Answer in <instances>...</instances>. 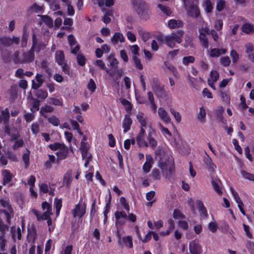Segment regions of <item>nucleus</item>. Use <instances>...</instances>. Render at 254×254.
Instances as JSON below:
<instances>
[{"label": "nucleus", "mask_w": 254, "mask_h": 254, "mask_svg": "<svg viewBox=\"0 0 254 254\" xmlns=\"http://www.w3.org/2000/svg\"><path fill=\"white\" fill-rule=\"evenodd\" d=\"M42 207L44 211L42 214H41L36 209H33L32 211L35 215L38 220H47V224L49 226V230L50 231H51L54 229V228L51 226L52 225V220L50 216L53 214L52 206L48 202H44L42 204Z\"/></svg>", "instance_id": "1"}, {"label": "nucleus", "mask_w": 254, "mask_h": 254, "mask_svg": "<svg viewBox=\"0 0 254 254\" xmlns=\"http://www.w3.org/2000/svg\"><path fill=\"white\" fill-rule=\"evenodd\" d=\"M33 45L30 51L27 52H24L22 55L21 63L31 62L34 60V54L33 52H39L41 49H43L45 44H41L38 43L35 35L33 34L32 37Z\"/></svg>", "instance_id": "2"}, {"label": "nucleus", "mask_w": 254, "mask_h": 254, "mask_svg": "<svg viewBox=\"0 0 254 254\" xmlns=\"http://www.w3.org/2000/svg\"><path fill=\"white\" fill-rule=\"evenodd\" d=\"M184 34L183 31L178 30L164 37L162 41L168 47L173 48L175 46L176 43L180 44L182 42Z\"/></svg>", "instance_id": "3"}, {"label": "nucleus", "mask_w": 254, "mask_h": 254, "mask_svg": "<svg viewBox=\"0 0 254 254\" xmlns=\"http://www.w3.org/2000/svg\"><path fill=\"white\" fill-rule=\"evenodd\" d=\"M49 147L52 150L57 151L56 152L57 162L64 160L67 157L68 149L64 144L56 142L50 144Z\"/></svg>", "instance_id": "4"}, {"label": "nucleus", "mask_w": 254, "mask_h": 254, "mask_svg": "<svg viewBox=\"0 0 254 254\" xmlns=\"http://www.w3.org/2000/svg\"><path fill=\"white\" fill-rule=\"evenodd\" d=\"M0 206L2 207V209H0V212L4 214L7 222L9 223L11 219L14 215V210L10 204L9 200L8 198L0 199Z\"/></svg>", "instance_id": "5"}, {"label": "nucleus", "mask_w": 254, "mask_h": 254, "mask_svg": "<svg viewBox=\"0 0 254 254\" xmlns=\"http://www.w3.org/2000/svg\"><path fill=\"white\" fill-rule=\"evenodd\" d=\"M188 14L194 17H197L199 13L198 9L196 6V0H182Z\"/></svg>", "instance_id": "6"}, {"label": "nucleus", "mask_w": 254, "mask_h": 254, "mask_svg": "<svg viewBox=\"0 0 254 254\" xmlns=\"http://www.w3.org/2000/svg\"><path fill=\"white\" fill-rule=\"evenodd\" d=\"M158 166L163 172L169 171L171 173L174 169L173 158L172 157H168L167 160L165 162H160L158 164Z\"/></svg>", "instance_id": "7"}, {"label": "nucleus", "mask_w": 254, "mask_h": 254, "mask_svg": "<svg viewBox=\"0 0 254 254\" xmlns=\"http://www.w3.org/2000/svg\"><path fill=\"white\" fill-rule=\"evenodd\" d=\"M3 185L11 186L13 185L14 181V175L9 170H4L2 172Z\"/></svg>", "instance_id": "8"}, {"label": "nucleus", "mask_w": 254, "mask_h": 254, "mask_svg": "<svg viewBox=\"0 0 254 254\" xmlns=\"http://www.w3.org/2000/svg\"><path fill=\"white\" fill-rule=\"evenodd\" d=\"M86 212V204L84 203L79 202L76 205L75 208L72 212L74 217H82Z\"/></svg>", "instance_id": "9"}, {"label": "nucleus", "mask_w": 254, "mask_h": 254, "mask_svg": "<svg viewBox=\"0 0 254 254\" xmlns=\"http://www.w3.org/2000/svg\"><path fill=\"white\" fill-rule=\"evenodd\" d=\"M157 114L159 119L164 124H168L171 122V118L168 113L162 107L158 108Z\"/></svg>", "instance_id": "10"}, {"label": "nucleus", "mask_w": 254, "mask_h": 254, "mask_svg": "<svg viewBox=\"0 0 254 254\" xmlns=\"http://www.w3.org/2000/svg\"><path fill=\"white\" fill-rule=\"evenodd\" d=\"M116 225H122L125 223L127 219V215L125 211H117L115 213Z\"/></svg>", "instance_id": "11"}, {"label": "nucleus", "mask_w": 254, "mask_h": 254, "mask_svg": "<svg viewBox=\"0 0 254 254\" xmlns=\"http://www.w3.org/2000/svg\"><path fill=\"white\" fill-rule=\"evenodd\" d=\"M209 34V28L205 26V27H202L199 29V38L202 43L203 46L206 48L208 47V43L206 36Z\"/></svg>", "instance_id": "12"}, {"label": "nucleus", "mask_w": 254, "mask_h": 254, "mask_svg": "<svg viewBox=\"0 0 254 254\" xmlns=\"http://www.w3.org/2000/svg\"><path fill=\"white\" fill-rule=\"evenodd\" d=\"M145 132V129L141 127L140 131L136 137L137 144L140 147H148V142L145 141L144 138Z\"/></svg>", "instance_id": "13"}, {"label": "nucleus", "mask_w": 254, "mask_h": 254, "mask_svg": "<svg viewBox=\"0 0 254 254\" xmlns=\"http://www.w3.org/2000/svg\"><path fill=\"white\" fill-rule=\"evenodd\" d=\"M0 42L2 46L8 47L13 43L18 44L19 42V38L16 37H13L12 38L4 37L0 39Z\"/></svg>", "instance_id": "14"}, {"label": "nucleus", "mask_w": 254, "mask_h": 254, "mask_svg": "<svg viewBox=\"0 0 254 254\" xmlns=\"http://www.w3.org/2000/svg\"><path fill=\"white\" fill-rule=\"evenodd\" d=\"M190 251L191 254H200L201 253V248L196 240L192 241L190 243Z\"/></svg>", "instance_id": "15"}, {"label": "nucleus", "mask_w": 254, "mask_h": 254, "mask_svg": "<svg viewBox=\"0 0 254 254\" xmlns=\"http://www.w3.org/2000/svg\"><path fill=\"white\" fill-rule=\"evenodd\" d=\"M137 12L141 16H143L144 13H147L148 7L146 3L142 1H139L138 3L134 5Z\"/></svg>", "instance_id": "16"}, {"label": "nucleus", "mask_w": 254, "mask_h": 254, "mask_svg": "<svg viewBox=\"0 0 254 254\" xmlns=\"http://www.w3.org/2000/svg\"><path fill=\"white\" fill-rule=\"evenodd\" d=\"M227 51V49L212 48L208 51V55L211 58H217L220 55L225 54Z\"/></svg>", "instance_id": "17"}, {"label": "nucleus", "mask_w": 254, "mask_h": 254, "mask_svg": "<svg viewBox=\"0 0 254 254\" xmlns=\"http://www.w3.org/2000/svg\"><path fill=\"white\" fill-rule=\"evenodd\" d=\"M153 159L150 154L146 155V161L142 166V169L145 173H148L152 167L153 163Z\"/></svg>", "instance_id": "18"}, {"label": "nucleus", "mask_w": 254, "mask_h": 254, "mask_svg": "<svg viewBox=\"0 0 254 254\" xmlns=\"http://www.w3.org/2000/svg\"><path fill=\"white\" fill-rule=\"evenodd\" d=\"M136 119L141 125V127H146L148 123V118L143 112H139L136 115Z\"/></svg>", "instance_id": "19"}, {"label": "nucleus", "mask_w": 254, "mask_h": 254, "mask_svg": "<svg viewBox=\"0 0 254 254\" xmlns=\"http://www.w3.org/2000/svg\"><path fill=\"white\" fill-rule=\"evenodd\" d=\"M125 40V37L121 32H116L111 38V42L114 45H116L119 42L123 43Z\"/></svg>", "instance_id": "20"}, {"label": "nucleus", "mask_w": 254, "mask_h": 254, "mask_svg": "<svg viewBox=\"0 0 254 254\" xmlns=\"http://www.w3.org/2000/svg\"><path fill=\"white\" fill-rule=\"evenodd\" d=\"M106 72L110 76L115 77L116 79L121 77L123 73V71L122 69H118L117 67L110 70L109 69H106Z\"/></svg>", "instance_id": "21"}, {"label": "nucleus", "mask_w": 254, "mask_h": 254, "mask_svg": "<svg viewBox=\"0 0 254 254\" xmlns=\"http://www.w3.org/2000/svg\"><path fill=\"white\" fill-rule=\"evenodd\" d=\"M131 124L132 120L130 116L129 115H126L123 122V127L125 133L127 132L129 129Z\"/></svg>", "instance_id": "22"}, {"label": "nucleus", "mask_w": 254, "mask_h": 254, "mask_svg": "<svg viewBox=\"0 0 254 254\" xmlns=\"http://www.w3.org/2000/svg\"><path fill=\"white\" fill-rule=\"evenodd\" d=\"M32 82V88L34 89H37L39 87L41 86L43 82L42 75L37 74L35 77V80H33Z\"/></svg>", "instance_id": "23"}, {"label": "nucleus", "mask_w": 254, "mask_h": 254, "mask_svg": "<svg viewBox=\"0 0 254 254\" xmlns=\"http://www.w3.org/2000/svg\"><path fill=\"white\" fill-rule=\"evenodd\" d=\"M9 118V112L8 110L6 108L4 110L0 109V123L3 122L6 123Z\"/></svg>", "instance_id": "24"}, {"label": "nucleus", "mask_w": 254, "mask_h": 254, "mask_svg": "<svg viewBox=\"0 0 254 254\" xmlns=\"http://www.w3.org/2000/svg\"><path fill=\"white\" fill-rule=\"evenodd\" d=\"M137 31L139 36L143 41L146 42L150 38V34L142 27H138Z\"/></svg>", "instance_id": "25"}, {"label": "nucleus", "mask_w": 254, "mask_h": 254, "mask_svg": "<svg viewBox=\"0 0 254 254\" xmlns=\"http://www.w3.org/2000/svg\"><path fill=\"white\" fill-rule=\"evenodd\" d=\"M206 116V112L203 107L199 108V111L197 114V119L202 123L205 122V118Z\"/></svg>", "instance_id": "26"}, {"label": "nucleus", "mask_w": 254, "mask_h": 254, "mask_svg": "<svg viewBox=\"0 0 254 254\" xmlns=\"http://www.w3.org/2000/svg\"><path fill=\"white\" fill-rule=\"evenodd\" d=\"M18 138L19 135L18 134H15L12 136L11 140H15L14 144L12 146V149L13 150H16L17 148L21 147L23 146V141L22 139H18Z\"/></svg>", "instance_id": "27"}, {"label": "nucleus", "mask_w": 254, "mask_h": 254, "mask_svg": "<svg viewBox=\"0 0 254 254\" xmlns=\"http://www.w3.org/2000/svg\"><path fill=\"white\" fill-rule=\"evenodd\" d=\"M158 127L159 129L160 130L161 133L163 134V135L165 136V137L167 139L169 140L170 138L172 136V134L171 132L169 130V129L167 128L164 127L163 126V125L160 123H159L158 124Z\"/></svg>", "instance_id": "28"}, {"label": "nucleus", "mask_w": 254, "mask_h": 254, "mask_svg": "<svg viewBox=\"0 0 254 254\" xmlns=\"http://www.w3.org/2000/svg\"><path fill=\"white\" fill-rule=\"evenodd\" d=\"M122 243L119 240V243L121 245H124L125 246L131 248L133 247V244L132 242V237L131 236L124 237L122 239Z\"/></svg>", "instance_id": "29"}, {"label": "nucleus", "mask_w": 254, "mask_h": 254, "mask_svg": "<svg viewBox=\"0 0 254 254\" xmlns=\"http://www.w3.org/2000/svg\"><path fill=\"white\" fill-rule=\"evenodd\" d=\"M168 25L171 29H176L182 27L183 22L180 20L171 19L168 21Z\"/></svg>", "instance_id": "30"}, {"label": "nucleus", "mask_w": 254, "mask_h": 254, "mask_svg": "<svg viewBox=\"0 0 254 254\" xmlns=\"http://www.w3.org/2000/svg\"><path fill=\"white\" fill-rule=\"evenodd\" d=\"M211 185L214 190L219 195L222 193L221 188L220 186V181L218 180H212Z\"/></svg>", "instance_id": "31"}, {"label": "nucleus", "mask_w": 254, "mask_h": 254, "mask_svg": "<svg viewBox=\"0 0 254 254\" xmlns=\"http://www.w3.org/2000/svg\"><path fill=\"white\" fill-rule=\"evenodd\" d=\"M72 180V173L70 171L66 172L64 177L63 185L68 186Z\"/></svg>", "instance_id": "32"}, {"label": "nucleus", "mask_w": 254, "mask_h": 254, "mask_svg": "<svg viewBox=\"0 0 254 254\" xmlns=\"http://www.w3.org/2000/svg\"><path fill=\"white\" fill-rule=\"evenodd\" d=\"M115 0H97V2L100 7L104 6L110 7L115 3Z\"/></svg>", "instance_id": "33"}, {"label": "nucleus", "mask_w": 254, "mask_h": 254, "mask_svg": "<svg viewBox=\"0 0 254 254\" xmlns=\"http://www.w3.org/2000/svg\"><path fill=\"white\" fill-rule=\"evenodd\" d=\"M56 60L59 65H63L64 63V56L62 51H58L56 54Z\"/></svg>", "instance_id": "34"}, {"label": "nucleus", "mask_w": 254, "mask_h": 254, "mask_svg": "<svg viewBox=\"0 0 254 254\" xmlns=\"http://www.w3.org/2000/svg\"><path fill=\"white\" fill-rule=\"evenodd\" d=\"M83 159L85 161L84 164V167H87L90 160L91 159L92 156L88 151L81 152Z\"/></svg>", "instance_id": "35"}, {"label": "nucleus", "mask_w": 254, "mask_h": 254, "mask_svg": "<svg viewBox=\"0 0 254 254\" xmlns=\"http://www.w3.org/2000/svg\"><path fill=\"white\" fill-rule=\"evenodd\" d=\"M242 31L247 33L250 34L254 31V26L250 23H245L242 27Z\"/></svg>", "instance_id": "36"}, {"label": "nucleus", "mask_w": 254, "mask_h": 254, "mask_svg": "<svg viewBox=\"0 0 254 254\" xmlns=\"http://www.w3.org/2000/svg\"><path fill=\"white\" fill-rule=\"evenodd\" d=\"M168 223L169 224V230L166 231H162L160 233V235L162 236H166L169 235L171 231H172L174 228V223L173 220L170 219L168 221Z\"/></svg>", "instance_id": "37"}, {"label": "nucleus", "mask_w": 254, "mask_h": 254, "mask_svg": "<svg viewBox=\"0 0 254 254\" xmlns=\"http://www.w3.org/2000/svg\"><path fill=\"white\" fill-rule=\"evenodd\" d=\"M219 73L216 70H212L211 72L210 77L208 79V82H211L210 84H212V82H216L219 78Z\"/></svg>", "instance_id": "38"}, {"label": "nucleus", "mask_w": 254, "mask_h": 254, "mask_svg": "<svg viewBox=\"0 0 254 254\" xmlns=\"http://www.w3.org/2000/svg\"><path fill=\"white\" fill-rule=\"evenodd\" d=\"M108 62L109 63V66H110L112 69L117 67L118 62L117 60L112 55H110L108 58Z\"/></svg>", "instance_id": "39"}, {"label": "nucleus", "mask_w": 254, "mask_h": 254, "mask_svg": "<svg viewBox=\"0 0 254 254\" xmlns=\"http://www.w3.org/2000/svg\"><path fill=\"white\" fill-rule=\"evenodd\" d=\"M206 165L207 169L210 171L213 172L216 168V165L213 163L211 158L208 156L206 159Z\"/></svg>", "instance_id": "40"}, {"label": "nucleus", "mask_w": 254, "mask_h": 254, "mask_svg": "<svg viewBox=\"0 0 254 254\" xmlns=\"http://www.w3.org/2000/svg\"><path fill=\"white\" fill-rule=\"evenodd\" d=\"M122 105L125 107L126 110L127 112H129L132 109V106L131 103L125 99L122 98L120 99Z\"/></svg>", "instance_id": "41"}, {"label": "nucleus", "mask_w": 254, "mask_h": 254, "mask_svg": "<svg viewBox=\"0 0 254 254\" xmlns=\"http://www.w3.org/2000/svg\"><path fill=\"white\" fill-rule=\"evenodd\" d=\"M230 190L231 192V193L232 194V196L235 200L236 202L237 203V204H241L242 203V201L241 200V198L239 197V195L237 191H236L232 187L230 188Z\"/></svg>", "instance_id": "42"}, {"label": "nucleus", "mask_w": 254, "mask_h": 254, "mask_svg": "<svg viewBox=\"0 0 254 254\" xmlns=\"http://www.w3.org/2000/svg\"><path fill=\"white\" fill-rule=\"evenodd\" d=\"M158 7L165 14L167 15H170L172 12L169 7L165 6L162 4L159 3Z\"/></svg>", "instance_id": "43"}, {"label": "nucleus", "mask_w": 254, "mask_h": 254, "mask_svg": "<svg viewBox=\"0 0 254 254\" xmlns=\"http://www.w3.org/2000/svg\"><path fill=\"white\" fill-rule=\"evenodd\" d=\"M42 21L48 26L52 27L53 25V20L47 15L41 16Z\"/></svg>", "instance_id": "44"}, {"label": "nucleus", "mask_w": 254, "mask_h": 254, "mask_svg": "<svg viewBox=\"0 0 254 254\" xmlns=\"http://www.w3.org/2000/svg\"><path fill=\"white\" fill-rule=\"evenodd\" d=\"M230 55L233 63H236L239 61V55L235 50H231Z\"/></svg>", "instance_id": "45"}, {"label": "nucleus", "mask_w": 254, "mask_h": 254, "mask_svg": "<svg viewBox=\"0 0 254 254\" xmlns=\"http://www.w3.org/2000/svg\"><path fill=\"white\" fill-rule=\"evenodd\" d=\"M53 111V108L50 106H45L42 107L41 109L40 112L43 116L46 117V113H51Z\"/></svg>", "instance_id": "46"}, {"label": "nucleus", "mask_w": 254, "mask_h": 254, "mask_svg": "<svg viewBox=\"0 0 254 254\" xmlns=\"http://www.w3.org/2000/svg\"><path fill=\"white\" fill-rule=\"evenodd\" d=\"M170 112L173 115L176 121L178 123H180L181 122V116L180 114L172 108L170 109Z\"/></svg>", "instance_id": "47"}, {"label": "nucleus", "mask_w": 254, "mask_h": 254, "mask_svg": "<svg viewBox=\"0 0 254 254\" xmlns=\"http://www.w3.org/2000/svg\"><path fill=\"white\" fill-rule=\"evenodd\" d=\"M194 61V58L193 56L185 57L182 60L183 64L185 65H187L190 63H192Z\"/></svg>", "instance_id": "48"}, {"label": "nucleus", "mask_w": 254, "mask_h": 254, "mask_svg": "<svg viewBox=\"0 0 254 254\" xmlns=\"http://www.w3.org/2000/svg\"><path fill=\"white\" fill-rule=\"evenodd\" d=\"M241 174L243 178L245 179L254 181V174L249 173L245 171H242Z\"/></svg>", "instance_id": "49"}, {"label": "nucleus", "mask_w": 254, "mask_h": 254, "mask_svg": "<svg viewBox=\"0 0 254 254\" xmlns=\"http://www.w3.org/2000/svg\"><path fill=\"white\" fill-rule=\"evenodd\" d=\"M32 11L36 13H41L43 12V8L42 6L37 5L36 3L33 4L30 7Z\"/></svg>", "instance_id": "50"}, {"label": "nucleus", "mask_w": 254, "mask_h": 254, "mask_svg": "<svg viewBox=\"0 0 254 254\" xmlns=\"http://www.w3.org/2000/svg\"><path fill=\"white\" fill-rule=\"evenodd\" d=\"M146 128L148 129V136H153L155 133V129L152 127V123L151 122L148 123L146 127H143V128Z\"/></svg>", "instance_id": "51"}, {"label": "nucleus", "mask_w": 254, "mask_h": 254, "mask_svg": "<svg viewBox=\"0 0 254 254\" xmlns=\"http://www.w3.org/2000/svg\"><path fill=\"white\" fill-rule=\"evenodd\" d=\"M148 146L154 147L157 146V142L152 136H147Z\"/></svg>", "instance_id": "52"}, {"label": "nucleus", "mask_w": 254, "mask_h": 254, "mask_svg": "<svg viewBox=\"0 0 254 254\" xmlns=\"http://www.w3.org/2000/svg\"><path fill=\"white\" fill-rule=\"evenodd\" d=\"M132 59L135 64V66L138 69H142L143 66L140 63V60L135 55L132 56Z\"/></svg>", "instance_id": "53"}, {"label": "nucleus", "mask_w": 254, "mask_h": 254, "mask_svg": "<svg viewBox=\"0 0 254 254\" xmlns=\"http://www.w3.org/2000/svg\"><path fill=\"white\" fill-rule=\"evenodd\" d=\"M245 52L248 55L254 53V47L251 43H247L245 45Z\"/></svg>", "instance_id": "54"}, {"label": "nucleus", "mask_w": 254, "mask_h": 254, "mask_svg": "<svg viewBox=\"0 0 254 254\" xmlns=\"http://www.w3.org/2000/svg\"><path fill=\"white\" fill-rule=\"evenodd\" d=\"M173 217L175 219H181L185 218L184 215L178 209H175L173 212Z\"/></svg>", "instance_id": "55"}, {"label": "nucleus", "mask_w": 254, "mask_h": 254, "mask_svg": "<svg viewBox=\"0 0 254 254\" xmlns=\"http://www.w3.org/2000/svg\"><path fill=\"white\" fill-rule=\"evenodd\" d=\"M52 241L48 240L45 245V254H51V249L52 247Z\"/></svg>", "instance_id": "56"}, {"label": "nucleus", "mask_w": 254, "mask_h": 254, "mask_svg": "<svg viewBox=\"0 0 254 254\" xmlns=\"http://www.w3.org/2000/svg\"><path fill=\"white\" fill-rule=\"evenodd\" d=\"M121 205L126 209L127 212L129 211V206L128 203L127 202L126 198L124 197H121L120 200Z\"/></svg>", "instance_id": "57"}, {"label": "nucleus", "mask_w": 254, "mask_h": 254, "mask_svg": "<svg viewBox=\"0 0 254 254\" xmlns=\"http://www.w3.org/2000/svg\"><path fill=\"white\" fill-rule=\"evenodd\" d=\"M6 242L3 236H0V251H5Z\"/></svg>", "instance_id": "58"}, {"label": "nucleus", "mask_w": 254, "mask_h": 254, "mask_svg": "<svg viewBox=\"0 0 254 254\" xmlns=\"http://www.w3.org/2000/svg\"><path fill=\"white\" fill-rule=\"evenodd\" d=\"M87 88L91 92H94L96 88V85L92 79H90L89 80L87 85Z\"/></svg>", "instance_id": "59"}, {"label": "nucleus", "mask_w": 254, "mask_h": 254, "mask_svg": "<svg viewBox=\"0 0 254 254\" xmlns=\"http://www.w3.org/2000/svg\"><path fill=\"white\" fill-rule=\"evenodd\" d=\"M89 149V145L87 142H84V141H81V145L80 150L81 152L88 151Z\"/></svg>", "instance_id": "60"}, {"label": "nucleus", "mask_w": 254, "mask_h": 254, "mask_svg": "<svg viewBox=\"0 0 254 254\" xmlns=\"http://www.w3.org/2000/svg\"><path fill=\"white\" fill-rule=\"evenodd\" d=\"M204 7L206 12L208 13L211 12V10L212 9V5L211 2L209 0H206L204 4Z\"/></svg>", "instance_id": "61"}, {"label": "nucleus", "mask_w": 254, "mask_h": 254, "mask_svg": "<svg viewBox=\"0 0 254 254\" xmlns=\"http://www.w3.org/2000/svg\"><path fill=\"white\" fill-rule=\"evenodd\" d=\"M48 121L55 126H58L60 123L59 119L54 116L49 118Z\"/></svg>", "instance_id": "62"}, {"label": "nucleus", "mask_w": 254, "mask_h": 254, "mask_svg": "<svg viewBox=\"0 0 254 254\" xmlns=\"http://www.w3.org/2000/svg\"><path fill=\"white\" fill-rule=\"evenodd\" d=\"M49 102L50 104L57 106H61L62 105V100L60 99L52 98L49 99Z\"/></svg>", "instance_id": "63"}, {"label": "nucleus", "mask_w": 254, "mask_h": 254, "mask_svg": "<svg viewBox=\"0 0 254 254\" xmlns=\"http://www.w3.org/2000/svg\"><path fill=\"white\" fill-rule=\"evenodd\" d=\"M127 39L131 42H134L136 40L135 34L131 31H127Z\"/></svg>", "instance_id": "64"}]
</instances>
